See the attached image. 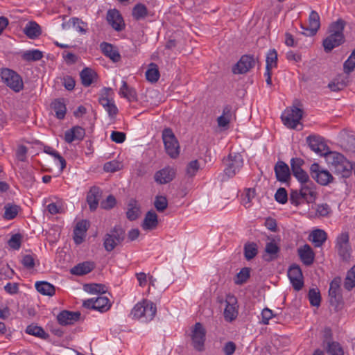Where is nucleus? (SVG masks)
Listing matches in <instances>:
<instances>
[{
    "instance_id": "4be33fe9",
    "label": "nucleus",
    "mask_w": 355,
    "mask_h": 355,
    "mask_svg": "<svg viewBox=\"0 0 355 355\" xmlns=\"http://www.w3.org/2000/svg\"><path fill=\"white\" fill-rule=\"evenodd\" d=\"M85 130L83 128L76 125L67 130L64 133V140L67 143L71 144L73 141H81L84 139Z\"/></svg>"
},
{
    "instance_id": "6e6552de",
    "label": "nucleus",
    "mask_w": 355,
    "mask_h": 355,
    "mask_svg": "<svg viewBox=\"0 0 355 355\" xmlns=\"http://www.w3.org/2000/svg\"><path fill=\"white\" fill-rule=\"evenodd\" d=\"M310 173L319 184L326 186L334 181V177L327 170L322 168L318 163H313L310 166Z\"/></svg>"
},
{
    "instance_id": "79ce46f5",
    "label": "nucleus",
    "mask_w": 355,
    "mask_h": 355,
    "mask_svg": "<svg viewBox=\"0 0 355 355\" xmlns=\"http://www.w3.org/2000/svg\"><path fill=\"white\" fill-rule=\"evenodd\" d=\"M119 94L127 98L129 101H135L137 98V94L134 89L129 87L125 80L122 81V85L119 89Z\"/></svg>"
},
{
    "instance_id": "f257e3e1",
    "label": "nucleus",
    "mask_w": 355,
    "mask_h": 355,
    "mask_svg": "<svg viewBox=\"0 0 355 355\" xmlns=\"http://www.w3.org/2000/svg\"><path fill=\"white\" fill-rule=\"evenodd\" d=\"M345 26V21L341 19H338L329 26V32L330 35L323 40L322 43L326 52H330L344 42L343 31Z\"/></svg>"
},
{
    "instance_id": "2f4dec72",
    "label": "nucleus",
    "mask_w": 355,
    "mask_h": 355,
    "mask_svg": "<svg viewBox=\"0 0 355 355\" xmlns=\"http://www.w3.org/2000/svg\"><path fill=\"white\" fill-rule=\"evenodd\" d=\"M24 33L30 39H35L41 35L42 31L40 25L35 21H31L26 24Z\"/></svg>"
},
{
    "instance_id": "393cba45",
    "label": "nucleus",
    "mask_w": 355,
    "mask_h": 355,
    "mask_svg": "<svg viewBox=\"0 0 355 355\" xmlns=\"http://www.w3.org/2000/svg\"><path fill=\"white\" fill-rule=\"evenodd\" d=\"M297 252L302 262L304 265L310 266L313 263L315 254L309 245H304L297 250Z\"/></svg>"
},
{
    "instance_id": "1a4fd4ad",
    "label": "nucleus",
    "mask_w": 355,
    "mask_h": 355,
    "mask_svg": "<svg viewBox=\"0 0 355 355\" xmlns=\"http://www.w3.org/2000/svg\"><path fill=\"white\" fill-rule=\"evenodd\" d=\"M243 159L239 153H230L226 160L224 172L229 178L234 177L243 167Z\"/></svg>"
},
{
    "instance_id": "052dcab7",
    "label": "nucleus",
    "mask_w": 355,
    "mask_h": 355,
    "mask_svg": "<svg viewBox=\"0 0 355 355\" xmlns=\"http://www.w3.org/2000/svg\"><path fill=\"white\" fill-rule=\"evenodd\" d=\"M73 28L76 31L82 34H85L87 32V24L78 18L71 19Z\"/></svg>"
},
{
    "instance_id": "f3484780",
    "label": "nucleus",
    "mask_w": 355,
    "mask_h": 355,
    "mask_svg": "<svg viewBox=\"0 0 355 355\" xmlns=\"http://www.w3.org/2000/svg\"><path fill=\"white\" fill-rule=\"evenodd\" d=\"M300 191V195L307 203H313L315 201L318 196L317 187L313 181L301 184Z\"/></svg>"
},
{
    "instance_id": "c85d7f7f",
    "label": "nucleus",
    "mask_w": 355,
    "mask_h": 355,
    "mask_svg": "<svg viewBox=\"0 0 355 355\" xmlns=\"http://www.w3.org/2000/svg\"><path fill=\"white\" fill-rule=\"evenodd\" d=\"M320 16L316 11L312 10L309 17L308 26L305 30L309 31V35H314L320 28Z\"/></svg>"
},
{
    "instance_id": "bf43d9fd",
    "label": "nucleus",
    "mask_w": 355,
    "mask_h": 355,
    "mask_svg": "<svg viewBox=\"0 0 355 355\" xmlns=\"http://www.w3.org/2000/svg\"><path fill=\"white\" fill-rule=\"evenodd\" d=\"M22 236L20 234H15L8 240L9 247L13 250H19L21 247Z\"/></svg>"
},
{
    "instance_id": "a211bd4d",
    "label": "nucleus",
    "mask_w": 355,
    "mask_h": 355,
    "mask_svg": "<svg viewBox=\"0 0 355 355\" xmlns=\"http://www.w3.org/2000/svg\"><path fill=\"white\" fill-rule=\"evenodd\" d=\"M254 66V60L250 55H243L239 61L233 67L232 72L234 74H242L248 72Z\"/></svg>"
},
{
    "instance_id": "a19ab883",
    "label": "nucleus",
    "mask_w": 355,
    "mask_h": 355,
    "mask_svg": "<svg viewBox=\"0 0 355 355\" xmlns=\"http://www.w3.org/2000/svg\"><path fill=\"white\" fill-rule=\"evenodd\" d=\"M96 76V73L92 69L87 67L83 69L80 73L82 84L85 87L90 86Z\"/></svg>"
},
{
    "instance_id": "5fc2aeb1",
    "label": "nucleus",
    "mask_w": 355,
    "mask_h": 355,
    "mask_svg": "<svg viewBox=\"0 0 355 355\" xmlns=\"http://www.w3.org/2000/svg\"><path fill=\"white\" fill-rule=\"evenodd\" d=\"M200 168V164L198 160L191 161L187 166L186 175L189 178L194 177Z\"/></svg>"
},
{
    "instance_id": "6ab92c4d",
    "label": "nucleus",
    "mask_w": 355,
    "mask_h": 355,
    "mask_svg": "<svg viewBox=\"0 0 355 355\" xmlns=\"http://www.w3.org/2000/svg\"><path fill=\"white\" fill-rule=\"evenodd\" d=\"M175 170L171 166H166L157 171L155 174V181L160 184H166L173 180Z\"/></svg>"
},
{
    "instance_id": "412c9836",
    "label": "nucleus",
    "mask_w": 355,
    "mask_h": 355,
    "mask_svg": "<svg viewBox=\"0 0 355 355\" xmlns=\"http://www.w3.org/2000/svg\"><path fill=\"white\" fill-rule=\"evenodd\" d=\"M109 24L116 31H121L124 28V21L119 12L116 9L109 10L107 14Z\"/></svg>"
},
{
    "instance_id": "72a5a7b5",
    "label": "nucleus",
    "mask_w": 355,
    "mask_h": 355,
    "mask_svg": "<svg viewBox=\"0 0 355 355\" xmlns=\"http://www.w3.org/2000/svg\"><path fill=\"white\" fill-rule=\"evenodd\" d=\"M140 216V207L135 199H131L128 205L126 216L130 220H135Z\"/></svg>"
},
{
    "instance_id": "0eeeda50",
    "label": "nucleus",
    "mask_w": 355,
    "mask_h": 355,
    "mask_svg": "<svg viewBox=\"0 0 355 355\" xmlns=\"http://www.w3.org/2000/svg\"><path fill=\"white\" fill-rule=\"evenodd\" d=\"M302 110L296 107L287 108L282 115V119L284 124L288 128L297 129L300 125V121L302 117Z\"/></svg>"
},
{
    "instance_id": "423d86ee",
    "label": "nucleus",
    "mask_w": 355,
    "mask_h": 355,
    "mask_svg": "<svg viewBox=\"0 0 355 355\" xmlns=\"http://www.w3.org/2000/svg\"><path fill=\"white\" fill-rule=\"evenodd\" d=\"M335 248L343 261H348L349 260L352 248L349 244V236L348 232H342L337 236Z\"/></svg>"
},
{
    "instance_id": "4468645a",
    "label": "nucleus",
    "mask_w": 355,
    "mask_h": 355,
    "mask_svg": "<svg viewBox=\"0 0 355 355\" xmlns=\"http://www.w3.org/2000/svg\"><path fill=\"white\" fill-rule=\"evenodd\" d=\"M306 142L311 150L320 155H325L327 157V155L329 153L327 146L321 137L310 135L306 137Z\"/></svg>"
},
{
    "instance_id": "5701e85b",
    "label": "nucleus",
    "mask_w": 355,
    "mask_h": 355,
    "mask_svg": "<svg viewBox=\"0 0 355 355\" xmlns=\"http://www.w3.org/2000/svg\"><path fill=\"white\" fill-rule=\"evenodd\" d=\"M274 169L276 178L279 182H285L290 179V169L285 162L278 161L275 164Z\"/></svg>"
},
{
    "instance_id": "13d9d810",
    "label": "nucleus",
    "mask_w": 355,
    "mask_h": 355,
    "mask_svg": "<svg viewBox=\"0 0 355 355\" xmlns=\"http://www.w3.org/2000/svg\"><path fill=\"white\" fill-rule=\"evenodd\" d=\"M85 291L89 293H105V286L102 284H91L85 286Z\"/></svg>"
},
{
    "instance_id": "58836bf2",
    "label": "nucleus",
    "mask_w": 355,
    "mask_h": 355,
    "mask_svg": "<svg viewBox=\"0 0 355 355\" xmlns=\"http://www.w3.org/2000/svg\"><path fill=\"white\" fill-rule=\"evenodd\" d=\"M35 288L44 295L52 296L55 294V287L46 282H36Z\"/></svg>"
},
{
    "instance_id": "a878e982",
    "label": "nucleus",
    "mask_w": 355,
    "mask_h": 355,
    "mask_svg": "<svg viewBox=\"0 0 355 355\" xmlns=\"http://www.w3.org/2000/svg\"><path fill=\"white\" fill-rule=\"evenodd\" d=\"M103 53L109 58L114 62H117L121 60V55L119 51L113 45L103 42L100 45Z\"/></svg>"
},
{
    "instance_id": "ddd939ff",
    "label": "nucleus",
    "mask_w": 355,
    "mask_h": 355,
    "mask_svg": "<svg viewBox=\"0 0 355 355\" xmlns=\"http://www.w3.org/2000/svg\"><path fill=\"white\" fill-rule=\"evenodd\" d=\"M329 296L330 304L336 308H338L342 303L343 297L340 290V278H335L330 283Z\"/></svg>"
},
{
    "instance_id": "69168bd1",
    "label": "nucleus",
    "mask_w": 355,
    "mask_h": 355,
    "mask_svg": "<svg viewBox=\"0 0 355 355\" xmlns=\"http://www.w3.org/2000/svg\"><path fill=\"white\" fill-rule=\"evenodd\" d=\"M331 212V208L329 205L326 203L320 204L317 205L316 214L320 216H327Z\"/></svg>"
},
{
    "instance_id": "20e7f679",
    "label": "nucleus",
    "mask_w": 355,
    "mask_h": 355,
    "mask_svg": "<svg viewBox=\"0 0 355 355\" xmlns=\"http://www.w3.org/2000/svg\"><path fill=\"white\" fill-rule=\"evenodd\" d=\"M2 82L15 92H19L24 89V81L21 76L14 70L4 68L0 71Z\"/></svg>"
},
{
    "instance_id": "7ed1b4c3",
    "label": "nucleus",
    "mask_w": 355,
    "mask_h": 355,
    "mask_svg": "<svg viewBox=\"0 0 355 355\" xmlns=\"http://www.w3.org/2000/svg\"><path fill=\"white\" fill-rule=\"evenodd\" d=\"M157 313L156 305L150 300H144L137 303L132 308L130 315L142 322L151 321Z\"/></svg>"
},
{
    "instance_id": "4d7b16f0",
    "label": "nucleus",
    "mask_w": 355,
    "mask_h": 355,
    "mask_svg": "<svg viewBox=\"0 0 355 355\" xmlns=\"http://www.w3.org/2000/svg\"><path fill=\"white\" fill-rule=\"evenodd\" d=\"M121 168H122L121 163L118 161H116V160H112V161L106 162L103 166V170L105 172H109V173H114V172L118 171L121 170Z\"/></svg>"
},
{
    "instance_id": "37998d69",
    "label": "nucleus",
    "mask_w": 355,
    "mask_h": 355,
    "mask_svg": "<svg viewBox=\"0 0 355 355\" xmlns=\"http://www.w3.org/2000/svg\"><path fill=\"white\" fill-rule=\"evenodd\" d=\"M325 349L328 355H344V351L342 346L336 341L328 340Z\"/></svg>"
},
{
    "instance_id": "b1692460",
    "label": "nucleus",
    "mask_w": 355,
    "mask_h": 355,
    "mask_svg": "<svg viewBox=\"0 0 355 355\" xmlns=\"http://www.w3.org/2000/svg\"><path fill=\"white\" fill-rule=\"evenodd\" d=\"M80 313L78 311L71 312L69 311H62L57 316L58 322L61 325L72 324L80 318Z\"/></svg>"
},
{
    "instance_id": "603ef678",
    "label": "nucleus",
    "mask_w": 355,
    "mask_h": 355,
    "mask_svg": "<svg viewBox=\"0 0 355 355\" xmlns=\"http://www.w3.org/2000/svg\"><path fill=\"white\" fill-rule=\"evenodd\" d=\"M355 69V49L344 62L343 69L345 73L349 74Z\"/></svg>"
},
{
    "instance_id": "c03bdc74",
    "label": "nucleus",
    "mask_w": 355,
    "mask_h": 355,
    "mask_svg": "<svg viewBox=\"0 0 355 355\" xmlns=\"http://www.w3.org/2000/svg\"><path fill=\"white\" fill-rule=\"evenodd\" d=\"M258 253L257 245L254 242L246 243L244 245V257L247 260H251Z\"/></svg>"
},
{
    "instance_id": "9d476101",
    "label": "nucleus",
    "mask_w": 355,
    "mask_h": 355,
    "mask_svg": "<svg viewBox=\"0 0 355 355\" xmlns=\"http://www.w3.org/2000/svg\"><path fill=\"white\" fill-rule=\"evenodd\" d=\"M83 305L87 309L96 310L101 313L106 312L111 307L109 299L102 295L85 300Z\"/></svg>"
},
{
    "instance_id": "2eb2a0df",
    "label": "nucleus",
    "mask_w": 355,
    "mask_h": 355,
    "mask_svg": "<svg viewBox=\"0 0 355 355\" xmlns=\"http://www.w3.org/2000/svg\"><path fill=\"white\" fill-rule=\"evenodd\" d=\"M288 277L295 291H300L304 286L303 275L301 268L297 265H292L288 270Z\"/></svg>"
},
{
    "instance_id": "f704fd0d",
    "label": "nucleus",
    "mask_w": 355,
    "mask_h": 355,
    "mask_svg": "<svg viewBox=\"0 0 355 355\" xmlns=\"http://www.w3.org/2000/svg\"><path fill=\"white\" fill-rule=\"evenodd\" d=\"M158 224L157 216L154 211H148L142 223V227L145 230H150L155 228Z\"/></svg>"
},
{
    "instance_id": "3c124183",
    "label": "nucleus",
    "mask_w": 355,
    "mask_h": 355,
    "mask_svg": "<svg viewBox=\"0 0 355 355\" xmlns=\"http://www.w3.org/2000/svg\"><path fill=\"white\" fill-rule=\"evenodd\" d=\"M255 190L254 189H247L242 196L241 202L245 207H250L252 200L255 197Z\"/></svg>"
},
{
    "instance_id": "9b49d317",
    "label": "nucleus",
    "mask_w": 355,
    "mask_h": 355,
    "mask_svg": "<svg viewBox=\"0 0 355 355\" xmlns=\"http://www.w3.org/2000/svg\"><path fill=\"white\" fill-rule=\"evenodd\" d=\"M206 331L202 324L196 322L193 327L191 334L192 345L195 349L199 352L204 350Z\"/></svg>"
},
{
    "instance_id": "bb28decb",
    "label": "nucleus",
    "mask_w": 355,
    "mask_h": 355,
    "mask_svg": "<svg viewBox=\"0 0 355 355\" xmlns=\"http://www.w3.org/2000/svg\"><path fill=\"white\" fill-rule=\"evenodd\" d=\"M101 196V191L98 187H91L87 196V202L92 211H94L97 208Z\"/></svg>"
},
{
    "instance_id": "a18cd8bd",
    "label": "nucleus",
    "mask_w": 355,
    "mask_h": 355,
    "mask_svg": "<svg viewBox=\"0 0 355 355\" xmlns=\"http://www.w3.org/2000/svg\"><path fill=\"white\" fill-rule=\"evenodd\" d=\"M266 68L268 70H271L272 68L276 67L277 64V53L275 49H270L266 55Z\"/></svg>"
},
{
    "instance_id": "c756f323",
    "label": "nucleus",
    "mask_w": 355,
    "mask_h": 355,
    "mask_svg": "<svg viewBox=\"0 0 355 355\" xmlns=\"http://www.w3.org/2000/svg\"><path fill=\"white\" fill-rule=\"evenodd\" d=\"M95 267L92 261L80 263L71 269V273L75 275H84L90 272Z\"/></svg>"
},
{
    "instance_id": "7c9ffc66",
    "label": "nucleus",
    "mask_w": 355,
    "mask_h": 355,
    "mask_svg": "<svg viewBox=\"0 0 355 355\" xmlns=\"http://www.w3.org/2000/svg\"><path fill=\"white\" fill-rule=\"evenodd\" d=\"M327 239V233L320 229L313 230L310 234L309 239L315 248L321 247Z\"/></svg>"
},
{
    "instance_id": "ea45409f",
    "label": "nucleus",
    "mask_w": 355,
    "mask_h": 355,
    "mask_svg": "<svg viewBox=\"0 0 355 355\" xmlns=\"http://www.w3.org/2000/svg\"><path fill=\"white\" fill-rule=\"evenodd\" d=\"M25 331L29 335H32L42 339L46 340L49 338V334L45 332L42 327L37 325L30 324L26 327Z\"/></svg>"
},
{
    "instance_id": "864d4df0",
    "label": "nucleus",
    "mask_w": 355,
    "mask_h": 355,
    "mask_svg": "<svg viewBox=\"0 0 355 355\" xmlns=\"http://www.w3.org/2000/svg\"><path fill=\"white\" fill-rule=\"evenodd\" d=\"M309 300L310 304L314 306H319L320 304L321 297L318 289L311 288L309 292Z\"/></svg>"
},
{
    "instance_id": "09e8293b",
    "label": "nucleus",
    "mask_w": 355,
    "mask_h": 355,
    "mask_svg": "<svg viewBox=\"0 0 355 355\" xmlns=\"http://www.w3.org/2000/svg\"><path fill=\"white\" fill-rule=\"evenodd\" d=\"M344 287L347 291H350L355 287V265L347 272Z\"/></svg>"
},
{
    "instance_id": "e2e57ef3",
    "label": "nucleus",
    "mask_w": 355,
    "mask_h": 355,
    "mask_svg": "<svg viewBox=\"0 0 355 355\" xmlns=\"http://www.w3.org/2000/svg\"><path fill=\"white\" fill-rule=\"evenodd\" d=\"M28 148L24 145H19L17 148L15 156L17 160L20 162H25L26 160V155Z\"/></svg>"
},
{
    "instance_id": "6e6d98bb",
    "label": "nucleus",
    "mask_w": 355,
    "mask_h": 355,
    "mask_svg": "<svg viewBox=\"0 0 355 355\" xmlns=\"http://www.w3.org/2000/svg\"><path fill=\"white\" fill-rule=\"evenodd\" d=\"M154 206L159 211H164L168 207V200L165 196H157L154 202Z\"/></svg>"
},
{
    "instance_id": "f03ea898",
    "label": "nucleus",
    "mask_w": 355,
    "mask_h": 355,
    "mask_svg": "<svg viewBox=\"0 0 355 355\" xmlns=\"http://www.w3.org/2000/svg\"><path fill=\"white\" fill-rule=\"evenodd\" d=\"M327 161L331 169L342 178H348L352 172V164L340 153L329 152L327 155Z\"/></svg>"
},
{
    "instance_id": "0e129e2a",
    "label": "nucleus",
    "mask_w": 355,
    "mask_h": 355,
    "mask_svg": "<svg viewBox=\"0 0 355 355\" xmlns=\"http://www.w3.org/2000/svg\"><path fill=\"white\" fill-rule=\"evenodd\" d=\"M275 198L278 202L281 204L286 203L288 200L286 190L284 188L278 189L275 194Z\"/></svg>"
},
{
    "instance_id": "8fccbe9b",
    "label": "nucleus",
    "mask_w": 355,
    "mask_h": 355,
    "mask_svg": "<svg viewBox=\"0 0 355 355\" xmlns=\"http://www.w3.org/2000/svg\"><path fill=\"white\" fill-rule=\"evenodd\" d=\"M250 270L249 268H242L239 273H237L235 279L234 283L237 285H241L250 277Z\"/></svg>"
},
{
    "instance_id": "cd10ccee",
    "label": "nucleus",
    "mask_w": 355,
    "mask_h": 355,
    "mask_svg": "<svg viewBox=\"0 0 355 355\" xmlns=\"http://www.w3.org/2000/svg\"><path fill=\"white\" fill-rule=\"evenodd\" d=\"M280 248L275 240H272L267 243L265 248L266 254L263 259L266 261H271L277 258Z\"/></svg>"
},
{
    "instance_id": "39448f33",
    "label": "nucleus",
    "mask_w": 355,
    "mask_h": 355,
    "mask_svg": "<svg viewBox=\"0 0 355 355\" xmlns=\"http://www.w3.org/2000/svg\"><path fill=\"white\" fill-rule=\"evenodd\" d=\"M162 139L166 153L175 158L180 154V146L175 135L170 128H165L162 132Z\"/></svg>"
},
{
    "instance_id": "de8ad7c7",
    "label": "nucleus",
    "mask_w": 355,
    "mask_h": 355,
    "mask_svg": "<svg viewBox=\"0 0 355 355\" xmlns=\"http://www.w3.org/2000/svg\"><path fill=\"white\" fill-rule=\"evenodd\" d=\"M4 209L3 218L6 220H12L17 216L20 208L16 205L8 204L4 207Z\"/></svg>"
},
{
    "instance_id": "aec40b11",
    "label": "nucleus",
    "mask_w": 355,
    "mask_h": 355,
    "mask_svg": "<svg viewBox=\"0 0 355 355\" xmlns=\"http://www.w3.org/2000/svg\"><path fill=\"white\" fill-rule=\"evenodd\" d=\"M89 227V224L86 220H82L76 223L73 230V241L76 245H80L84 241Z\"/></svg>"
},
{
    "instance_id": "774afa93",
    "label": "nucleus",
    "mask_w": 355,
    "mask_h": 355,
    "mask_svg": "<svg viewBox=\"0 0 355 355\" xmlns=\"http://www.w3.org/2000/svg\"><path fill=\"white\" fill-rule=\"evenodd\" d=\"M21 263L25 268L32 269L35 266V258L31 254L24 255L22 258Z\"/></svg>"
},
{
    "instance_id": "680f3d73",
    "label": "nucleus",
    "mask_w": 355,
    "mask_h": 355,
    "mask_svg": "<svg viewBox=\"0 0 355 355\" xmlns=\"http://www.w3.org/2000/svg\"><path fill=\"white\" fill-rule=\"evenodd\" d=\"M304 163V160L301 158L295 157L291 159V167L293 175L302 170V166Z\"/></svg>"
},
{
    "instance_id": "338daca9",
    "label": "nucleus",
    "mask_w": 355,
    "mask_h": 355,
    "mask_svg": "<svg viewBox=\"0 0 355 355\" xmlns=\"http://www.w3.org/2000/svg\"><path fill=\"white\" fill-rule=\"evenodd\" d=\"M300 193V191H293L291 193L290 201L293 205L295 206H298L304 201L302 196H301Z\"/></svg>"
},
{
    "instance_id": "4c0bfd02",
    "label": "nucleus",
    "mask_w": 355,
    "mask_h": 355,
    "mask_svg": "<svg viewBox=\"0 0 355 355\" xmlns=\"http://www.w3.org/2000/svg\"><path fill=\"white\" fill-rule=\"evenodd\" d=\"M160 77L157 65L155 63H150L146 71V78L148 81L155 83H157Z\"/></svg>"
},
{
    "instance_id": "c9c22d12",
    "label": "nucleus",
    "mask_w": 355,
    "mask_h": 355,
    "mask_svg": "<svg viewBox=\"0 0 355 355\" xmlns=\"http://www.w3.org/2000/svg\"><path fill=\"white\" fill-rule=\"evenodd\" d=\"M21 58L26 62H35L43 58V53L38 49H31L22 52Z\"/></svg>"
},
{
    "instance_id": "473e14b6",
    "label": "nucleus",
    "mask_w": 355,
    "mask_h": 355,
    "mask_svg": "<svg viewBox=\"0 0 355 355\" xmlns=\"http://www.w3.org/2000/svg\"><path fill=\"white\" fill-rule=\"evenodd\" d=\"M51 108L58 119H63L66 115L67 107L63 99L58 98L51 103Z\"/></svg>"
},
{
    "instance_id": "f8f14e48",
    "label": "nucleus",
    "mask_w": 355,
    "mask_h": 355,
    "mask_svg": "<svg viewBox=\"0 0 355 355\" xmlns=\"http://www.w3.org/2000/svg\"><path fill=\"white\" fill-rule=\"evenodd\" d=\"M239 306L236 297L233 295H227L225 299L224 318L227 322H232L239 314Z\"/></svg>"
},
{
    "instance_id": "49530a36",
    "label": "nucleus",
    "mask_w": 355,
    "mask_h": 355,
    "mask_svg": "<svg viewBox=\"0 0 355 355\" xmlns=\"http://www.w3.org/2000/svg\"><path fill=\"white\" fill-rule=\"evenodd\" d=\"M147 15V8L142 3H137L132 9V16L136 20L143 19Z\"/></svg>"
},
{
    "instance_id": "e433bc0d",
    "label": "nucleus",
    "mask_w": 355,
    "mask_h": 355,
    "mask_svg": "<svg viewBox=\"0 0 355 355\" xmlns=\"http://www.w3.org/2000/svg\"><path fill=\"white\" fill-rule=\"evenodd\" d=\"M101 105L105 109L110 116L114 117L118 113V108L114 102L107 97H102L99 99Z\"/></svg>"
},
{
    "instance_id": "dca6fc26",
    "label": "nucleus",
    "mask_w": 355,
    "mask_h": 355,
    "mask_svg": "<svg viewBox=\"0 0 355 355\" xmlns=\"http://www.w3.org/2000/svg\"><path fill=\"white\" fill-rule=\"evenodd\" d=\"M123 239V232L115 228L105 236L103 245L107 252H111Z\"/></svg>"
}]
</instances>
